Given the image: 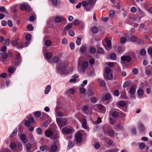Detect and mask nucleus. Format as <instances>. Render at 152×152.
<instances>
[{
  "label": "nucleus",
  "mask_w": 152,
  "mask_h": 152,
  "mask_svg": "<svg viewBox=\"0 0 152 152\" xmlns=\"http://www.w3.org/2000/svg\"><path fill=\"white\" fill-rule=\"evenodd\" d=\"M104 75L105 80H111L113 77L112 71L111 69L108 67H106L104 69Z\"/></svg>",
  "instance_id": "obj_1"
},
{
  "label": "nucleus",
  "mask_w": 152,
  "mask_h": 152,
  "mask_svg": "<svg viewBox=\"0 0 152 152\" xmlns=\"http://www.w3.org/2000/svg\"><path fill=\"white\" fill-rule=\"evenodd\" d=\"M121 42L122 43H124L126 41L136 42L138 44H142L143 43V41L140 39H121Z\"/></svg>",
  "instance_id": "obj_2"
},
{
  "label": "nucleus",
  "mask_w": 152,
  "mask_h": 152,
  "mask_svg": "<svg viewBox=\"0 0 152 152\" xmlns=\"http://www.w3.org/2000/svg\"><path fill=\"white\" fill-rule=\"evenodd\" d=\"M45 136L50 139H56L58 137L57 135H55L53 132L51 130L47 129L45 132Z\"/></svg>",
  "instance_id": "obj_3"
},
{
  "label": "nucleus",
  "mask_w": 152,
  "mask_h": 152,
  "mask_svg": "<svg viewBox=\"0 0 152 152\" xmlns=\"http://www.w3.org/2000/svg\"><path fill=\"white\" fill-rule=\"evenodd\" d=\"M56 121L58 127L61 129L66 124V120L64 119H61L59 118H56Z\"/></svg>",
  "instance_id": "obj_4"
},
{
  "label": "nucleus",
  "mask_w": 152,
  "mask_h": 152,
  "mask_svg": "<svg viewBox=\"0 0 152 152\" xmlns=\"http://www.w3.org/2000/svg\"><path fill=\"white\" fill-rule=\"evenodd\" d=\"M28 39L25 42H23V43H20L18 46V48L20 49L27 46L30 43V39Z\"/></svg>",
  "instance_id": "obj_5"
},
{
  "label": "nucleus",
  "mask_w": 152,
  "mask_h": 152,
  "mask_svg": "<svg viewBox=\"0 0 152 152\" xmlns=\"http://www.w3.org/2000/svg\"><path fill=\"white\" fill-rule=\"evenodd\" d=\"M73 131V129L72 128H68L66 127L62 128L61 130L62 133L64 134H69Z\"/></svg>",
  "instance_id": "obj_6"
},
{
  "label": "nucleus",
  "mask_w": 152,
  "mask_h": 152,
  "mask_svg": "<svg viewBox=\"0 0 152 152\" xmlns=\"http://www.w3.org/2000/svg\"><path fill=\"white\" fill-rule=\"evenodd\" d=\"M75 137L76 140L77 142L80 143L82 141V135L81 133H77L75 134Z\"/></svg>",
  "instance_id": "obj_7"
},
{
  "label": "nucleus",
  "mask_w": 152,
  "mask_h": 152,
  "mask_svg": "<svg viewBox=\"0 0 152 152\" xmlns=\"http://www.w3.org/2000/svg\"><path fill=\"white\" fill-rule=\"evenodd\" d=\"M15 55L16 59L18 61V63H16L15 64L18 65L21 61V58L20 53L16 52H15Z\"/></svg>",
  "instance_id": "obj_8"
},
{
  "label": "nucleus",
  "mask_w": 152,
  "mask_h": 152,
  "mask_svg": "<svg viewBox=\"0 0 152 152\" xmlns=\"http://www.w3.org/2000/svg\"><path fill=\"white\" fill-rule=\"evenodd\" d=\"M103 129L104 133L107 135H108V133L111 128L109 126L105 125L103 126Z\"/></svg>",
  "instance_id": "obj_9"
},
{
  "label": "nucleus",
  "mask_w": 152,
  "mask_h": 152,
  "mask_svg": "<svg viewBox=\"0 0 152 152\" xmlns=\"http://www.w3.org/2000/svg\"><path fill=\"white\" fill-rule=\"evenodd\" d=\"M121 60L123 61H130L131 60V57L129 56H123L121 57Z\"/></svg>",
  "instance_id": "obj_10"
},
{
  "label": "nucleus",
  "mask_w": 152,
  "mask_h": 152,
  "mask_svg": "<svg viewBox=\"0 0 152 152\" xmlns=\"http://www.w3.org/2000/svg\"><path fill=\"white\" fill-rule=\"evenodd\" d=\"M82 122V127L84 129L87 130H89V128L88 127V126H87V122L86 119H83Z\"/></svg>",
  "instance_id": "obj_11"
},
{
  "label": "nucleus",
  "mask_w": 152,
  "mask_h": 152,
  "mask_svg": "<svg viewBox=\"0 0 152 152\" xmlns=\"http://www.w3.org/2000/svg\"><path fill=\"white\" fill-rule=\"evenodd\" d=\"M88 63L86 61H83L82 63V69L83 71L85 70L86 68L88 66Z\"/></svg>",
  "instance_id": "obj_12"
},
{
  "label": "nucleus",
  "mask_w": 152,
  "mask_h": 152,
  "mask_svg": "<svg viewBox=\"0 0 152 152\" xmlns=\"http://www.w3.org/2000/svg\"><path fill=\"white\" fill-rule=\"evenodd\" d=\"M114 128L117 131H122L123 126L122 124H118L115 126Z\"/></svg>",
  "instance_id": "obj_13"
},
{
  "label": "nucleus",
  "mask_w": 152,
  "mask_h": 152,
  "mask_svg": "<svg viewBox=\"0 0 152 152\" xmlns=\"http://www.w3.org/2000/svg\"><path fill=\"white\" fill-rule=\"evenodd\" d=\"M20 137L24 143H26L28 141V140L26 139V136L25 134H21Z\"/></svg>",
  "instance_id": "obj_14"
},
{
  "label": "nucleus",
  "mask_w": 152,
  "mask_h": 152,
  "mask_svg": "<svg viewBox=\"0 0 152 152\" xmlns=\"http://www.w3.org/2000/svg\"><path fill=\"white\" fill-rule=\"evenodd\" d=\"M51 3V5L54 7H57L58 6V4L60 2L59 0H50Z\"/></svg>",
  "instance_id": "obj_15"
},
{
  "label": "nucleus",
  "mask_w": 152,
  "mask_h": 152,
  "mask_svg": "<svg viewBox=\"0 0 152 152\" xmlns=\"http://www.w3.org/2000/svg\"><path fill=\"white\" fill-rule=\"evenodd\" d=\"M2 56V62L4 63V62L6 60L8 56V55L6 53H4L3 54L1 53Z\"/></svg>",
  "instance_id": "obj_16"
},
{
  "label": "nucleus",
  "mask_w": 152,
  "mask_h": 152,
  "mask_svg": "<svg viewBox=\"0 0 152 152\" xmlns=\"http://www.w3.org/2000/svg\"><path fill=\"white\" fill-rule=\"evenodd\" d=\"M44 56L46 59L50 58L52 56L51 53L50 52H47L44 53Z\"/></svg>",
  "instance_id": "obj_17"
},
{
  "label": "nucleus",
  "mask_w": 152,
  "mask_h": 152,
  "mask_svg": "<svg viewBox=\"0 0 152 152\" xmlns=\"http://www.w3.org/2000/svg\"><path fill=\"white\" fill-rule=\"evenodd\" d=\"M129 91L130 94H134L136 91L135 87L134 86H132L129 90Z\"/></svg>",
  "instance_id": "obj_18"
},
{
  "label": "nucleus",
  "mask_w": 152,
  "mask_h": 152,
  "mask_svg": "<svg viewBox=\"0 0 152 152\" xmlns=\"http://www.w3.org/2000/svg\"><path fill=\"white\" fill-rule=\"evenodd\" d=\"M131 83V82L130 81H127L125 82L123 84V88H125L129 86Z\"/></svg>",
  "instance_id": "obj_19"
},
{
  "label": "nucleus",
  "mask_w": 152,
  "mask_h": 152,
  "mask_svg": "<svg viewBox=\"0 0 152 152\" xmlns=\"http://www.w3.org/2000/svg\"><path fill=\"white\" fill-rule=\"evenodd\" d=\"M110 98V95L109 94H106L104 97L102 98V99L103 100H108Z\"/></svg>",
  "instance_id": "obj_20"
},
{
  "label": "nucleus",
  "mask_w": 152,
  "mask_h": 152,
  "mask_svg": "<svg viewBox=\"0 0 152 152\" xmlns=\"http://www.w3.org/2000/svg\"><path fill=\"white\" fill-rule=\"evenodd\" d=\"M105 41L106 42L107 45L108 47H110L111 46V41L109 40L108 39H105Z\"/></svg>",
  "instance_id": "obj_21"
},
{
  "label": "nucleus",
  "mask_w": 152,
  "mask_h": 152,
  "mask_svg": "<svg viewBox=\"0 0 152 152\" xmlns=\"http://www.w3.org/2000/svg\"><path fill=\"white\" fill-rule=\"evenodd\" d=\"M116 50L119 53H121L124 51V50H122V47L119 46L117 48Z\"/></svg>",
  "instance_id": "obj_22"
},
{
  "label": "nucleus",
  "mask_w": 152,
  "mask_h": 152,
  "mask_svg": "<svg viewBox=\"0 0 152 152\" xmlns=\"http://www.w3.org/2000/svg\"><path fill=\"white\" fill-rule=\"evenodd\" d=\"M51 89V86L49 85L46 88L45 90V94H47L48 93Z\"/></svg>",
  "instance_id": "obj_23"
},
{
  "label": "nucleus",
  "mask_w": 152,
  "mask_h": 152,
  "mask_svg": "<svg viewBox=\"0 0 152 152\" xmlns=\"http://www.w3.org/2000/svg\"><path fill=\"white\" fill-rule=\"evenodd\" d=\"M74 145V142H69L68 143L67 149H70L73 147Z\"/></svg>",
  "instance_id": "obj_24"
},
{
  "label": "nucleus",
  "mask_w": 152,
  "mask_h": 152,
  "mask_svg": "<svg viewBox=\"0 0 152 152\" xmlns=\"http://www.w3.org/2000/svg\"><path fill=\"white\" fill-rule=\"evenodd\" d=\"M91 31L93 33H96L98 31V28L97 27L93 26L91 29Z\"/></svg>",
  "instance_id": "obj_25"
},
{
  "label": "nucleus",
  "mask_w": 152,
  "mask_h": 152,
  "mask_svg": "<svg viewBox=\"0 0 152 152\" xmlns=\"http://www.w3.org/2000/svg\"><path fill=\"white\" fill-rule=\"evenodd\" d=\"M112 116L114 118H117L118 115L119 114L117 111H114L112 113Z\"/></svg>",
  "instance_id": "obj_26"
},
{
  "label": "nucleus",
  "mask_w": 152,
  "mask_h": 152,
  "mask_svg": "<svg viewBox=\"0 0 152 152\" xmlns=\"http://www.w3.org/2000/svg\"><path fill=\"white\" fill-rule=\"evenodd\" d=\"M26 147L27 149L28 150H30L31 149L32 147V145L31 143H28L26 144Z\"/></svg>",
  "instance_id": "obj_27"
},
{
  "label": "nucleus",
  "mask_w": 152,
  "mask_h": 152,
  "mask_svg": "<svg viewBox=\"0 0 152 152\" xmlns=\"http://www.w3.org/2000/svg\"><path fill=\"white\" fill-rule=\"evenodd\" d=\"M137 93L139 95L142 96L144 93L142 89H140L137 90Z\"/></svg>",
  "instance_id": "obj_28"
},
{
  "label": "nucleus",
  "mask_w": 152,
  "mask_h": 152,
  "mask_svg": "<svg viewBox=\"0 0 152 152\" xmlns=\"http://www.w3.org/2000/svg\"><path fill=\"white\" fill-rule=\"evenodd\" d=\"M27 29L29 31H33L34 29L33 27L31 24H28L27 26Z\"/></svg>",
  "instance_id": "obj_29"
},
{
  "label": "nucleus",
  "mask_w": 152,
  "mask_h": 152,
  "mask_svg": "<svg viewBox=\"0 0 152 152\" xmlns=\"http://www.w3.org/2000/svg\"><path fill=\"white\" fill-rule=\"evenodd\" d=\"M116 55L114 53H113L110 54V59L113 60H115L116 58Z\"/></svg>",
  "instance_id": "obj_30"
},
{
  "label": "nucleus",
  "mask_w": 152,
  "mask_h": 152,
  "mask_svg": "<svg viewBox=\"0 0 152 152\" xmlns=\"http://www.w3.org/2000/svg\"><path fill=\"white\" fill-rule=\"evenodd\" d=\"M115 134V133L114 131L112 129H111L109 132L108 135H109L111 137H113L114 135Z\"/></svg>",
  "instance_id": "obj_31"
},
{
  "label": "nucleus",
  "mask_w": 152,
  "mask_h": 152,
  "mask_svg": "<svg viewBox=\"0 0 152 152\" xmlns=\"http://www.w3.org/2000/svg\"><path fill=\"white\" fill-rule=\"evenodd\" d=\"M51 150L55 152L57 150L58 148L56 145H53L52 146Z\"/></svg>",
  "instance_id": "obj_32"
},
{
  "label": "nucleus",
  "mask_w": 152,
  "mask_h": 152,
  "mask_svg": "<svg viewBox=\"0 0 152 152\" xmlns=\"http://www.w3.org/2000/svg\"><path fill=\"white\" fill-rule=\"evenodd\" d=\"M87 2L90 7L91 6V7H93L94 4H93L94 2L93 0H88Z\"/></svg>",
  "instance_id": "obj_33"
},
{
  "label": "nucleus",
  "mask_w": 152,
  "mask_h": 152,
  "mask_svg": "<svg viewBox=\"0 0 152 152\" xmlns=\"http://www.w3.org/2000/svg\"><path fill=\"white\" fill-rule=\"evenodd\" d=\"M140 53L142 56H145L146 53V51L144 49H142L140 51Z\"/></svg>",
  "instance_id": "obj_34"
},
{
  "label": "nucleus",
  "mask_w": 152,
  "mask_h": 152,
  "mask_svg": "<svg viewBox=\"0 0 152 152\" xmlns=\"http://www.w3.org/2000/svg\"><path fill=\"white\" fill-rule=\"evenodd\" d=\"M36 131L37 133L39 135L41 134L42 133V129L40 127H38Z\"/></svg>",
  "instance_id": "obj_35"
},
{
  "label": "nucleus",
  "mask_w": 152,
  "mask_h": 152,
  "mask_svg": "<svg viewBox=\"0 0 152 152\" xmlns=\"http://www.w3.org/2000/svg\"><path fill=\"white\" fill-rule=\"evenodd\" d=\"M55 21L56 22L59 23L61 21V18L59 16H57L55 18Z\"/></svg>",
  "instance_id": "obj_36"
},
{
  "label": "nucleus",
  "mask_w": 152,
  "mask_h": 152,
  "mask_svg": "<svg viewBox=\"0 0 152 152\" xmlns=\"http://www.w3.org/2000/svg\"><path fill=\"white\" fill-rule=\"evenodd\" d=\"M68 34L70 36L73 37L75 35V32L73 30H70L68 31Z\"/></svg>",
  "instance_id": "obj_37"
},
{
  "label": "nucleus",
  "mask_w": 152,
  "mask_h": 152,
  "mask_svg": "<svg viewBox=\"0 0 152 152\" xmlns=\"http://www.w3.org/2000/svg\"><path fill=\"white\" fill-rule=\"evenodd\" d=\"M139 147L140 149H143L145 147V144L144 142L141 143L139 145Z\"/></svg>",
  "instance_id": "obj_38"
},
{
  "label": "nucleus",
  "mask_w": 152,
  "mask_h": 152,
  "mask_svg": "<svg viewBox=\"0 0 152 152\" xmlns=\"http://www.w3.org/2000/svg\"><path fill=\"white\" fill-rule=\"evenodd\" d=\"M51 44V42L50 40H47L45 42V45L46 46H50Z\"/></svg>",
  "instance_id": "obj_39"
},
{
  "label": "nucleus",
  "mask_w": 152,
  "mask_h": 152,
  "mask_svg": "<svg viewBox=\"0 0 152 152\" xmlns=\"http://www.w3.org/2000/svg\"><path fill=\"white\" fill-rule=\"evenodd\" d=\"M72 25L71 23L68 24L65 27V28L66 30H69V29L72 28Z\"/></svg>",
  "instance_id": "obj_40"
},
{
  "label": "nucleus",
  "mask_w": 152,
  "mask_h": 152,
  "mask_svg": "<svg viewBox=\"0 0 152 152\" xmlns=\"http://www.w3.org/2000/svg\"><path fill=\"white\" fill-rule=\"evenodd\" d=\"M137 10L136 7H132L130 9V11L132 13H135L137 11Z\"/></svg>",
  "instance_id": "obj_41"
},
{
  "label": "nucleus",
  "mask_w": 152,
  "mask_h": 152,
  "mask_svg": "<svg viewBox=\"0 0 152 152\" xmlns=\"http://www.w3.org/2000/svg\"><path fill=\"white\" fill-rule=\"evenodd\" d=\"M132 71L133 74L134 75H137L138 73V70L136 68H134L133 69Z\"/></svg>",
  "instance_id": "obj_42"
},
{
  "label": "nucleus",
  "mask_w": 152,
  "mask_h": 152,
  "mask_svg": "<svg viewBox=\"0 0 152 152\" xmlns=\"http://www.w3.org/2000/svg\"><path fill=\"white\" fill-rule=\"evenodd\" d=\"M16 145L15 143V142H12L11 143L10 145V147L12 149H13L15 148L16 147Z\"/></svg>",
  "instance_id": "obj_43"
},
{
  "label": "nucleus",
  "mask_w": 152,
  "mask_h": 152,
  "mask_svg": "<svg viewBox=\"0 0 152 152\" xmlns=\"http://www.w3.org/2000/svg\"><path fill=\"white\" fill-rule=\"evenodd\" d=\"M119 105L121 107H124L125 105V103L124 101H121L119 103Z\"/></svg>",
  "instance_id": "obj_44"
},
{
  "label": "nucleus",
  "mask_w": 152,
  "mask_h": 152,
  "mask_svg": "<svg viewBox=\"0 0 152 152\" xmlns=\"http://www.w3.org/2000/svg\"><path fill=\"white\" fill-rule=\"evenodd\" d=\"M34 115L36 117H39L41 115V113L39 111H37L35 112Z\"/></svg>",
  "instance_id": "obj_45"
},
{
  "label": "nucleus",
  "mask_w": 152,
  "mask_h": 152,
  "mask_svg": "<svg viewBox=\"0 0 152 152\" xmlns=\"http://www.w3.org/2000/svg\"><path fill=\"white\" fill-rule=\"evenodd\" d=\"M56 115L58 117H60L64 116L63 114L60 112H56Z\"/></svg>",
  "instance_id": "obj_46"
},
{
  "label": "nucleus",
  "mask_w": 152,
  "mask_h": 152,
  "mask_svg": "<svg viewBox=\"0 0 152 152\" xmlns=\"http://www.w3.org/2000/svg\"><path fill=\"white\" fill-rule=\"evenodd\" d=\"M7 24L10 27H12L13 26V23H12V21L9 20L7 21Z\"/></svg>",
  "instance_id": "obj_47"
},
{
  "label": "nucleus",
  "mask_w": 152,
  "mask_h": 152,
  "mask_svg": "<svg viewBox=\"0 0 152 152\" xmlns=\"http://www.w3.org/2000/svg\"><path fill=\"white\" fill-rule=\"evenodd\" d=\"M81 3L82 6L84 7H87L88 5V2L86 1H83Z\"/></svg>",
  "instance_id": "obj_48"
},
{
  "label": "nucleus",
  "mask_w": 152,
  "mask_h": 152,
  "mask_svg": "<svg viewBox=\"0 0 152 152\" xmlns=\"http://www.w3.org/2000/svg\"><path fill=\"white\" fill-rule=\"evenodd\" d=\"M20 8L22 10H24L26 9V7L25 4H21L20 6Z\"/></svg>",
  "instance_id": "obj_49"
},
{
  "label": "nucleus",
  "mask_w": 152,
  "mask_h": 152,
  "mask_svg": "<svg viewBox=\"0 0 152 152\" xmlns=\"http://www.w3.org/2000/svg\"><path fill=\"white\" fill-rule=\"evenodd\" d=\"M80 92L81 93L83 94H84L86 91V89H85V88H83V87L81 88L80 89Z\"/></svg>",
  "instance_id": "obj_50"
},
{
  "label": "nucleus",
  "mask_w": 152,
  "mask_h": 152,
  "mask_svg": "<svg viewBox=\"0 0 152 152\" xmlns=\"http://www.w3.org/2000/svg\"><path fill=\"white\" fill-rule=\"evenodd\" d=\"M1 12H4L5 13H7V11L6 10L5 8L4 7L1 6Z\"/></svg>",
  "instance_id": "obj_51"
},
{
  "label": "nucleus",
  "mask_w": 152,
  "mask_h": 152,
  "mask_svg": "<svg viewBox=\"0 0 152 152\" xmlns=\"http://www.w3.org/2000/svg\"><path fill=\"white\" fill-rule=\"evenodd\" d=\"M139 129L141 131H143L145 129V128L142 124H140L139 126Z\"/></svg>",
  "instance_id": "obj_52"
},
{
  "label": "nucleus",
  "mask_w": 152,
  "mask_h": 152,
  "mask_svg": "<svg viewBox=\"0 0 152 152\" xmlns=\"http://www.w3.org/2000/svg\"><path fill=\"white\" fill-rule=\"evenodd\" d=\"M115 12L114 11L111 10L109 11V15L111 17H113L114 15Z\"/></svg>",
  "instance_id": "obj_53"
},
{
  "label": "nucleus",
  "mask_w": 152,
  "mask_h": 152,
  "mask_svg": "<svg viewBox=\"0 0 152 152\" xmlns=\"http://www.w3.org/2000/svg\"><path fill=\"white\" fill-rule=\"evenodd\" d=\"M90 51L91 53H94L96 51V49L94 48H91L90 49Z\"/></svg>",
  "instance_id": "obj_54"
},
{
  "label": "nucleus",
  "mask_w": 152,
  "mask_h": 152,
  "mask_svg": "<svg viewBox=\"0 0 152 152\" xmlns=\"http://www.w3.org/2000/svg\"><path fill=\"white\" fill-rule=\"evenodd\" d=\"M53 62L57 63L59 60L58 58L56 56L54 57L53 59Z\"/></svg>",
  "instance_id": "obj_55"
},
{
  "label": "nucleus",
  "mask_w": 152,
  "mask_h": 152,
  "mask_svg": "<svg viewBox=\"0 0 152 152\" xmlns=\"http://www.w3.org/2000/svg\"><path fill=\"white\" fill-rule=\"evenodd\" d=\"M45 149L46 151H48L49 152H51V151L50 150V147L48 145L45 146Z\"/></svg>",
  "instance_id": "obj_56"
},
{
  "label": "nucleus",
  "mask_w": 152,
  "mask_h": 152,
  "mask_svg": "<svg viewBox=\"0 0 152 152\" xmlns=\"http://www.w3.org/2000/svg\"><path fill=\"white\" fill-rule=\"evenodd\" d=\"M24 124L26 126L29 127L30 126L31 123L28 121L26 120L25 121Z\"/></svg>",
  "instance_id": "obj_57"
},
{
  "label": "nucleus",
  "mask_w": 152,
  "mask_h": 152,
  "mask_svg": "<svg viewBox=\"0 0 152 152\" xmlns=\"http://www.w3.org/2000/svg\"><path fill=\"white\" fill-rule=\"evenodd\" d=\"M114 94L116 96H118L120 94L118 90H115L114 92Z\"/></svg>",
  "instance_id": "obj_58"
},
{
  "label": "nucleus",
  "mask_w": 152,
  "mask_h": 152,
  "mask_svg": "<svg viewBox=\"0 0 152 152\" xmlns=\"http://www.w3.org/2000/svg\"><path fill=\"white\" fill-rule=\"evenodd\" d=\"M79 23V21L77 19L74 20L73 22V24L75 25H78Z\"/></svg>",
  "instance_id": "obj_59"
},
{
  "label": "nucleus",
  "mask_w": 152,
  "mask_h": 152,
  "mask_svg": "<svg viewBox=\"0 0 152 152\" xmlns=\"http://www.w3.org/2000/svg\"><path fill=\"white\" fill-rule=\"evenodd\" d=\"M71 50H73L75 48L74 43L73 42H71L69 44Z\"/></svg>",
  "instance_id": "obj_60"
},
{
  "label": "nucleus",
  "mask_w": 152,
  "mask_h": 152,
  "mask_svg": "<svg viewBox=\"0 0 152 152\" xmlns=\"http://www.w3.org/2000/svg\"><path fill=\"white\" fill-rule=\"evenodd\" d=\"M28 121L31 124L33 123L34 122V120L32 117H30L28 120Z\"/></svg>",
  "instance_id": "obj_61"
},
{
  "label": "nucleus",
  "mask_w": 152,
  "mask_h": 152,
  "mask_svg": "<svg viewBox=\"0 0 152 152\" xmlns=\"http://www.w3.org/2000/svg\"><path fill=\"white\" fill-rule=\"evenodd\" d=\"M91 101L92 102L95 103L97 102V100L95 97H93L91 98Z\"/></svg>",
  "instance_id": "obj_62"
},
{
  "label": "nucleus",
  "mask_w": 152,
  "mask_h": 152,
  "mask_svg": "<svg viewBox=\"0 0 152 152\" xmlns=\"http://www.w3.org/2000/svg\"><path fill=\"white\" fill-rule=\"evenodd\" d=\"M95 60L93 58L91 59L89 61V63L90 65H93L94 64Z\"/></svg>",
  "instance_id": "obj_63"
},
{
  "label": "nucleus",
  "mask_w": 152,
  "mask_h": 152,
  "mask_svg": "<svg viewBox=\"0 0 152 152\" xmlns=\"http://www.w3.org/2000/svg\"><path fill=\"white\" fill-rule=\"evenodd\" d=\"M148 53L150 55H152V48H148Z\"/></svg>",
  "instance_id": "obj_64"
}]
</instances>
